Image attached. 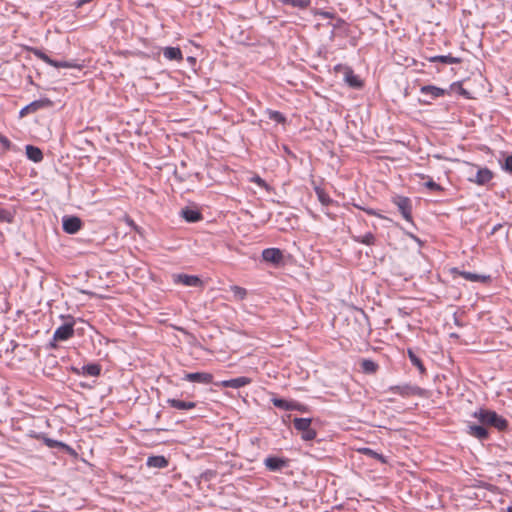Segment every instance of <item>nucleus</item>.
Wrapping results in <instances>:
<instances>
[{"instance_id": "nucleus-1", "label": "nucleus", "mask_w": 512, "mask_h": 512, "mask_svg": "<svg viewBox=\"0 0 512 512\" xmlns=\"http://www.w3.org/2000/svg\"><path fill=\"white\" fill-rule=\"evenodd\" d=\"M473 417L477 418L481 424L493 427L500 432L508 429V421L493 410L480 408L473 413Z\"/></svg>"}, {"instance_id": "nucleus-2", "label": "nucleus", "mask_w": 512, "mask_h": 512, "mask_svg": "<svg viewBox=\"0 0 512 512\" xmlns=\"http://www.w3.org/2000/svg\"><path fill=\"white\" fill-rule=\"evenodd\" d=\"M61 318L64 319L65 322L54 331L52 342L50 344L51 347H53V348L57 347V344H56L57 342L67 341L68 339L72 338L75 333L74 318L70 315L61 316Z\"/></svg>"}, {"instance_id": "nucleus-3", "label": "nucleus", "mask_w": 512, "mask_h": 512, "mask_svg": "<svg viewBox=\"0 0 512 512\" xmlns=\"http://www.w3.org/2000/svg\"><path fill=\"white\" fill-rule=\"evenodd\" d=\"M312 419L311 418H298L295 417L293 419L294 427L297 431L301 432V438L304 441L314 440L317 436V432L315 429L311 427Z\"/></svg>"}, {"instance_id": "nucleus-4", "label": "nucleus", "mask_w": 512, "mask_h": 512, "mask_svg": "<svg viewBox=\"0 0 512 512\" xmlns=\"http://www.w3.org/2000/svg\"><path fill=\"white\" fill-rule=\"evenodd\" d=\"M389 391L392 393L399 394L403 397H409V396L423 397L425 395V390L423 388L414 386V385H410V384L391 386V387H389Z\"/></svg>"}, {"instance_id": "nucleus-5", "label": "nucleus", "mask_w": 512, "mask_h": 512, "mask_svg": "<svg viewBox=\"0 0 512 512\" xmlns=\"http://www.w3.org/2000/svg\"><path fill=\"white\" fill-rule=\"evenodd\" d=\"M392 201L397 206L403 218L408 222H412L411 200L408 197L397 195L393 197Z\"/></svg>"}, {"instance_id": "nucleus-6", "label": "nucleus", "mask_w": 512, "mask_h": 512, "mask_svg": "<svg viewBox=\"0 0 512 512\" xmlns=\"http://www.w3.org/2000/svg\"><path fill=\"white\" fill-rule=\"evenodd\" d=\"M29 437L43 441V443L49 448H60L67 452L72 451V448L69 445H67L61 441L51 439L43 433H37L35 431H31L29 433Z\"/></svg>"}, {"instance_id": "nucleus-7", "label": "nucleus", "mask_w": 512, "mask_h": 512, "mask_svg": "<svg viewBox=\"0 0 512 512\" xmlns=\"http://www.w3.org/2000/svg\"><path fill=\"white\" fill-rule=\"evenodd\" d=\"M262 258L265 262L274 266H280L284 263L283 252L279 248H266L262 251Z\"/></svg>"}, {"instance_id": "nucleus-8", "label": "nucleus", "mask_w": 512, "mask_h": 512, "mask_svg": "<svg viewBox=\"0 0 512 512\" xmlns=\"http://www.w3.org/2000/svg\"><path fill=\"white\" fill-rule=\"evenodd\" d=\"M264 465L271 472H279L289 466V460L277 456H268L264 460Z\"/></svg>"}, {"instance_id": "nucleus-9", "label": "nucleus", "mask_w": 512, "mask_h": 512, "mask_svg": "<svg viewBox=\"0 0 512 512\" xmlns=\"http://www.w3.org/2000/svg\"><path fill=\"white\" fill-rule=\"evenodd\" d=\"M420 92L423 95L429 96L430 99L428 100H422V103L424 104H430L431 100H434L436 98L442 97L446 94V90L434 86V85H425L420 88Z\"/></svg>"}, {"instance_id": "nucleus-10", "label": "nucleus", "mask_w": 512, "mask_h": 512, "mask_svg": "<svg viewBox=\"0 0 512 512\" xmlns=\"http://www.w3.org/2000/svg\"><path fill=\"white\" fill-rule=\"evenodd\" d=\"M173 281L176 284H182L189 287H199L202 285V280L198 276L188 274H175Z\"/></svg>"}, {"instance_id": "nucleus-11", "label": "nucleus", "mask_w": 512, "mask_h": 512, "mask_svg": "<svg viewBox=\"0 0 512 512\" xmlns=\"http://www.w3.org/2000/svg\"><path fill=\"white\" fill-rule=\"evenodd\" d=\"M452 272L454 274H458L465 280L471 281V282L487 283L488 281H490L489 275H480V274H476V273H472V272H468V271H462V270H459L458 268H453Z\"/></svg>"}, {"instance_id": "nucleus-12", "label": "nucleus", "mask_w": 512, "mask_h": 512, "mask_svg": "<svg viewBox=\"0 0 512 512\" xmlns=\"http://www.w3.org/2000/svg\"><path fill=\"white\" fill-rule=\"evenodd\" d=\"M493 178V172L487 167L479 168L474 178L469 180L477 185H485L489 183Z\"/></svg>"}, {"instance_id": "nucleus-13", "label": "nucleus", "mask_w": 512, "mask_h": 512, "mask_svg": "<svg viewBox=\"0 0 512 512\" xmlns=\"http://www.w3.org/2000/svg\"><path fill=\"white\" fill-rule=\"evenodd\" d=\"M183 379L193 383L209 384L212 382V375L205 372L186 373Z\"/></svg>"}, {"instance_id": "nucleus-14", "label": "nucleus", "mask_w": 512, "mask_h": 512, "mask_svg": "<svg viewBox=\"0 0 512 512\" xmlns=\"http://www.w3.org/2000/svg\"><path fill=\"white\" fill-rule=\"evenodd\" d=\"M468 434L479 440H487L489 438V431L485 425L481 424L468 425Z\"/></svg>"}, {"instance_id": "nucleus-15", "label": "nucleus", "mask_w": 512, "mask_h": 512, "mask_svg": "<svg viewBox=\"0 0 512 512\" xmlns=\"http://www.w3.org/2000/svg\"><path fill=\"white\" fill-rule=\"evenodd\" d=\"M82 226V222L78 217H68L63 220V230L69 234L77 233Z\"/></svg>"}, {"instance_id": "nucleus-16", "label": "nucleus", "mask_w": 512, "mask_h": 512, "mask_svg": "<svg viewBox=\"0 0 512 512\" xmlns=\"http://www.w3.org/2000/svg\"><path fill=\"white\" fill-rule=\"evenodd\" d=\"M46 101L44 100H36L31 102L30 104L26 105L20 110V117H25L31 113H34L38 111L39 109L43 108L46 105Z\"/></svg>"}, {"instance_id": "nucleus-17", "label": "nucleus", "mask_w": 512, "mask_h": 512, "mask_svg": "<svg viewBox=\"0 0 512 512\" xmlns=\"http://www.w3.org/2000/svg\"><path fill=\"white\" fill-rule=\"evenodd\" d=\"M430 62H440L443 64H459L462 62V59L459 57H453L451 55H436L427 58Z\"/></svg>"}, {"instance_id": "nucleus-18", "label": "nucleus", "mask_w": 512, "mask_h": 512, "mask_svg": "<svg viewBox=\"0 0 512 512\" xmlns=\"http://www.w3.org/2000/svg\"><path fill=\"white\" fill-rule=\"evenodd\" d=\"M345 81L351 88L359 89L363 86L360 78L355 75L353 70L350 68H348L345 72Z\"/></svg>"}, {"instance_id": "nucleus-19", "label": "nucleus", "mask_w": 512, "mask_h": 512, "mask_svg": "<svg viewBox=\"0 0 512 512\" xmlns=\"http://www.w3.org/2000/svg\"><path fill=\"white\" fill-rule=\"evenodd\" d=\"M167 403L172 408L178 409V410H190L195 408L196 404L191 401H183L179 399H168Z\"/></svg>"}, {"instance_id": "nucleus-20", "label": "nucleus", "mask_w": 512, "mask_h": 512, "mask_svg": "<svg viewBox=\"0 0 512 512\" xmlns=\"http://www.w3.org/2000/svg\"><path fill=\"white\" fill-rule=\"evenodd\" d=\"M272 403L275 407L286 410V411L294 410L296 408V406H300V404L297 402L287 401L282 398H273Z\"/></svg>"}, {"instance_id": "nucleus-21", "label": "nucleus", "mask_w": 512, "mask_h": 512, "mask_svg": "<svg viewBox=\"0 0 512 512\" xmlns=\"http://www.w3.org/2000/svg\"><path fill=\"white\" fill-rule=\"evenodd\" d=\"M163 55L168 60L181 61L183 59L182 51L178 47H166L163 50Z\"/></svg>"}, {"instance_id": "nucleus-22", "label": "nucleus", "mask_w": 512, "mask_h": 512, "mask_svg": "<svg viewBox=\"0 0 512 512\" xmlns=\"http://www.w3.org/2000/svg\"><path fill=\"white\" fill-rule=\"evenodd\" d=\"M147 466L162 469L168 466V460L162 455L151 456L147 459Z\"/></svg>"}, {"instance_id": "nucleus-23", "label": "nucleus", "mask_w": 512, "mask_h": 512, "mask_svg": "<svg viewBox=\"0 0 512 512\" xmlns=\"http://www.w3.org/2000/svg\"><path fill=\"white\" fill-rule=\"evenodd\" d=\"M26 155L28 159L32 160L33 162H41L43 160V153L42 151L35 146L27 145L26 146Z\"/></svg>"}, {"instance_id": "nucleus-24", "label": "nucleus", "mask_w": 512, "mask_h": 512, "mask_svg": "<svg viewBox=\"0 0 512 512\" xmlns=\"http://www.w3.org/2000/svg\"><path fill=\"white\" fill-rule=\"evenodd\" d=\"M249 383H251L250 378L241 376V377L226 380V388L238 389V388L243 387Z\"/></svg>"}, {"instance_id": "nucleus-25", "label": "nucleus", "mask_w": 512, "mask_h": 512, "mask_svg": "<svg viewBox=\"0 0 512 512\" xmlns=\"http://www.w3.org/2000/svg\"><path fill=\"white\" fill-rule=\"evenodd\" d=\"M360 367L365 374H374L379 368L378 364L370 359H363L360 363Z\"/></svg>"}, {"instance_id": "nucleus-26", "label": "nucleus", "mask_w": 512, "mask_h": 512, "mask_svg": "<svg viewBox=\"0 0 512 512\" xmlns=\"http://www.w3.org/2000/svg\"><path fill=\"white\" fill-rule=\"evenodd\" d=\"M407 354H408V357L411 361V363L417 367V369L419 370V372L421 374H425L426 372V369L423 365V362L421 361V359L416 355V353L412 350V349H408L407 350Z\"/></svg>"}, {"instance_id": "nucleus-27", "label": "nucleus", "mask_w": 512, "mask_h": 512, "mask_svg": "<svg viewBox=\"0 0 512 512\" xmlns=\"http://www.w3.org/2000/svg\"><path fill=\"white\" fill-rule=\"evenodd\" d=\"M101 373V366L99 364L93 363L84 365L82 367V374L92 377H97Z\"/></svg>"}, {"instance_id": "nucleus-28", "label": "nucleus", "mask_w": 512, "mask_h": 512, "mask_svg": "<svg viewBox=\"0 0 512 512\" xmlns=\"http://www.w3.org/2000/svg\"><path fill=\"white\" fill-rule=\"evenodd\" d=\"M358 451L361 454L366 455V456H368L370 458L376 459V460H378L381 463H386L387 462V460H386L384 455H382V454L372 450L371 448L363 447V448H360Z\"/></svg>"}, {"instance_id": "nucleus-29", "label": "nucleus", "mask_w": 512, "mask_h": 512, "mask_svg": "<svg viewBox=\"0 0 512 512\" xmlns=\"http://www.w3.org/2000/svg\"><path fill=\"white\" fill-rule=\"evenodd\" d=\"M230 291L232 293V299L235 301H241V300L245 299V297L248 294L247 290L245 288L237 286V285L230 286Z\"/></svg>"}, {"instance_id": "nucleus-30", "label": "nucleus", "mask_w": 512, "mask_h": 512, "mask_svg": "<svg viewBox=\"0 0 512 512\" xmlns=\"http://www.w3.org/2000/svg\"><path fill=\"white\" fill-rule=\"evenodd\" d=\"M181 214L183 218L188 222H197L202 218L200 212L188 208L182 210Z\"/></svg>"}, {"instance_id": "nucleus-31", "label": "nucleus", "mask_w": 512, "mask_h": 512, "mask_svg": "<svg viewBox=\"0 0 512 512\" xmlns=\"http://www.w3.org/2000/svg\"><path fill=\"white\" fill-rule=\"evenodd\" d=\"M352 238L355 242L365 245H374L376 240L375 236L371 232H368L365 235L353 236Z\"/></svg>"}, {"instance_id": "nucleus-32", "label": "nucleus", "mask_w": 512, "mask_h": 512, "mask_svg": "<svg viewBox=\"0 0 512 512\" xmlns=\"http://www.w3.org/2000/svg\"><path fill=\"white\" fill-rule=\"evenodd\" d=\"M315 192L317 194L318 200L324 206L330 205L333 200L329 197V195L320 187L315 188Z\"/></svg>"}, {"instance_id": "nucleus-33", "label": "nucleus", "mask_w": 512, "mask_h": 512, "mask_svg": "<svg viewBox=\"0 0 512 512\" xmlns=\"http://www.w3.org/2000/svg\"><path fill=\"white\" fill-rule=\"evenodd\" d=\"M52 67H55V68H75V69L81 70L83 68V65L75 63V62L54 60V64L52 65Z\"/></svg>"}, {"instance_id": "nucleus-34", "label": "nucleus", "mask_w": 512, "mask_h": 512, "mask_svg": "<svg viewBox=\"0 0 512 512\" xmlns=\"http://www.w3.org/2000/svg\"><path fill=\"white\" fill-rule=\"evenodd\" d=\"M14 220V212L0 206V222L12 223Z\"/></svg>"}, {"instance_id": "nucleus-35", "label": "nucleus", "mask_w": 512, "mask_h": 512, "mask_svg": "<svg viewBox=\"0 0 512 512\" xmlns=\"http://www.w3.org/2000/svg\"><path fill=\"white\" fill-rule=\"evenodd\" d=\"M231 40H233L235 43L244 44L248 40V37L245 35L244 30H240L238 32H231L230 34Z\"/></svg>"}, {"instance_id": "nucleus-36", "label": "nucleus", "mask_w": 512, "mask_h": 512, "mask_svg": "<svg viewBox=\"0 0 512 512\" xmlns=\"http://www.w3.org/2000/svg\"><path fill=\"white\" fill-rule=\"evenodd\" d=\"M267 113H268V118L277 123H284L286 121V118L284 117V115L279 111L267 110Z\"/></svg>"}, {"instance_id": "nucleus-37", "label": "nucleus", "mask_w": 512, "mask_h": 512, "mask_svg": "<svg viewBox=\"0 0 512 512\" xmlns=\"http://www.w3.org/2000/svg\"><path fill=\"white\" fill-rule=\"evenodd\" d=\"M35 56L42 60L43 62H45L46 64L52 66L54 64V59L50 58L47 54H45L44 52L40 51V50H36L34 52Z\"/></svg>"}, {"instance_id": "nucleus-38", "label": "nucleus", "mask_w": 512, "mask_h": 512, "mask_svg": "<svg viewBox=\"0 0 512 512\" xmlns=\"http://www.w3.org/2000/svg\"><path fill=\"white\" fill-rule=\"evenodd\" d=\"M424 186L433 191L441 192L444 190V188L440 184L436 183L431 178H429V180L424 184Z\"/></svg>"}, {"instance_id": "nucleus-39", "label": "nucleus", "mask_w": 512, "mask_h": 512, "mask_svg": "<svg viewBox=\"0 0 512 512\" xmlns=\"http://www.w3.org/2000/svg\"><path fill=\"white\" fill-rule=\"evenodd\" d=\"M251 181L256 183L259 187L264 188L265 190H269V185L260 176H258V175L253 176L251 178Z\"/></svg>"}, {"instance_id": "nucleus-40", "label": "nucleus", "mask_w": 512, "mask_h": 512, "mask_svg": "<svg viewBox=\"0 0 512 512\" xmlns=\"http://www.w3.org/2000/svg\"><path fill=\"white\" fill-rule=\"evenodd\" d=\"M503 169L508 173L512 174V154L505 158Z\"/></svg>"}, {"instance_id": "nucleus-41", "label": "nucleus", "mask_w": 512, "mask_h": 512, "mask_svg": "<svg viewBox=\"0 0 512 512\" xmlns=\"http://www.w3.org/2000/svg\"><path fill=\"white\" fill-rule=\"evenodd\" d=\"M0 144L2 145V147L5 150H10L11 146H12L11 141L6 136L1 135V134H0Z\"/></svg>"}, {"instance_id": "nucleus-42", "label": "nucleus", "mask_w": 512, "mask_h": 512, "mask_svg": "<svg viewBox=\"0 0 512 512\" xmlns=\"http://www.w3.org/2000/svg\"><path fill=\"white\" fill-rule=\"evenodd\" d=\"M364 211L368 214V215H371V216H378V217H381V215L375 210V209H372V208H365Z\"/></svg>"}, {"instance_id": "nucleus-43", "label": "nucleus", "mask_w": 512, "mask_h": 512, "mask_svg": "<svg viewBox=\"0 0 512 512\" xmlns=\"http://www.w3.org/2000/svg\"><path fill=\"white\" fill-rule=\"evenodd\" d=\"M294 410H299L301 412H304L306 410V407L302 404H300V406H296V408Z\"/></svg>"}, {"instance_id": "nucleus-44", "label": "nucleus", "mask_w": 512, "mask_h": 512, "mask_svg": "<svg viewBox=\"0 0 512 512\" xmlns=\"http://www.w3.org/2000/svg\"><path fill=\"white\" fill-rule=\"evenodd\" d=\"M501 228V224L495 225L492 229V233H495L497 230Z\"/></svg>"}, {"instance_id": "nucleus-45", "label": "nucleus", "mask_w": 512, "mask_h": 512, "mask_svg": "<svg viewBox=\"0 0 512 512\" xmlns=\"http://www.w3.org/2000/svg\"><path fill=\"white\" fill-rule=\"evenodd\" d=\"M354 206H355L356 208L360 209V210H363V211H364V209L366 208V207H364V205H359V204H354Z\"/></svg>"}, {"instance_id": "nucleus-46", "label": "nucleus", "mask_w": 512, "mask_h": 512, "mask_svg": "<svg viewBox=\"0 0 512 512\" xmlns=\"http://www.w3.org/2000/svg\"><path fill=\"white\" fill-rule=\"evenodd\" d=\"M507 512H512V506L507 508Z\"/></svg>"}]
</instances>
